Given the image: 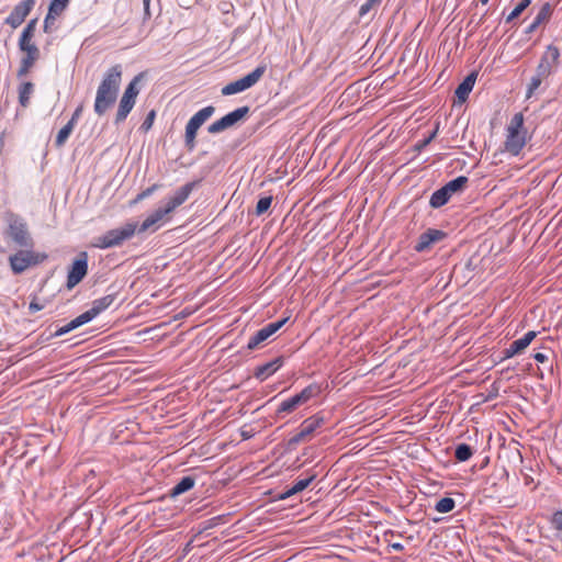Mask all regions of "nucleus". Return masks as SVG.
<instances>
[{"label":"nucleus","instance_id":"nucleus-1","mask_svg":"<svg viewBox=\"0 0 562 562\" xmlns=\"http://www.w3.org/2000/svg\"><path fill=\"white\" fill-rule=\"evenodd\" d=\"M122 81V67L115 65L104 74L95 94L94 112L102 116L116 101Z\"/></svg>","mask_w":562,"mask_h":562},{"label":"nucleus","instance_id":"nucleus-2","mask_svg":"<svg viewBox=\"0 0 562 562\" xmlns=\"http://www.w3.org/2000/svg\"><path fill=\"white\" fill-rule=\"evenodd\" d=\"M4 222L7 224L3 232L5 238L11 239L19 247H33L34 240L23 217L9 211L4 214Z\"/></svg>","mask_w":562,"mask_h":562},{"label":"nucleus","instance_id":"nucleus-3","mask_svg":"<svg viewBox=\"0 0 562 562\" xmlns=\"http://www.w3.org/2000/svg\"><path fill=\"white\" fill-rule=\"evenodd\" d=\"M113 302H114L113 295H105L103 297L94 300L92 302L91 308H89L85 313L80 314L79 316H77L76 318L70 321L65 326L58 328L55 331V336H63L71 330L89 323L94 317H97L101 312H103L105 308H108Z\"/></svg>","mask_w":562,"mask_h":562},{"label":"nucleus","instance_id":"nucleus-4","mask_svg":"<svg viewBox=\"0 0 562 562\" xmlns=\"http://www.w3.org/2000/svg\"><path fill=\"white\" fill-rule=\"evenodd\" d=\"M527 143V132L524 128V115L516 113L508 126L505 140V149L512 155H518Z\"/></svg>","mask_w":562,"mask_h":562},{"label":"nucleus","instance_id":"nucleus-5","mask_svg":"<svg viewBox=\"0 0 562 562\" xmlns=\"http://www.w3.org/2000/svg\"><path fill=\"white\" fill-rule=\"evenodd\" d=\"M136 229V223H126L122 227L110 229L105 234L94 238L92 246L100 249L121 246L125 240L134 236Z\"/></svg>","mask_w":562,"mask_h":562},{"label":"nucleus","instance_id":"nucleus-6","mask_svg":"<svg viewBox=\"0 0 562 562\" xmlns=\"http://www.w3.org/2000/svg\"><path fill=\"white\" fill-rule=\"evenodd\" d=\"M47 259L45 252H37L32 247L20 249L9 257V265L14 274H21L30 268L36 267Z\"/></svg>","mask_w":562,"mask_h":562},{"label":"nucleus","instance_id":"nucleus-7","mask_svg":"<svg viewBox=\"0 0 562 562\" xmlns=\"http://www.w3.org/2000/svg\"><path fill=\"white\" fill-rule=\"evenodd\" d=\"M142 78H143V74H138L137 76H135L132 79V81L126 87V89L120 100V103H119V109H117V112L115 115V124H120L123 121H125V119L127 117V115L130 114L132 109L134 108L136 98L139 93V89L137 88V85L142 80Z\"/></svg>","mask_w":562,"mask_h":562},{"label":"nucleus","instance_id":"nucleus-8","mask_svg":"<svg viewBox=\"0 0 562 562\" xmlns=\"http://www.w3.org/2000/svg\"><path fill=\"white\" fill-rule=\"evenodd\" d=\"M215 108L205 106L198 111L187 123L184 144L189 150L195 147V137L199 128L214 114Z\"/></svg>","mask_w":562,"mask_h":562},{"label":"nucleus","instance_id":"nucleus-9","mask_svg":"<svg viewBox=\"0 0 562 562\" xmlns=\"http://www.w3.org/2000/svg\"><path fill=\"white\" fill-rule=\"evenodd\" d=\"M266 70H267L266 65H259L257 68H255L250 74L246 75L245 77L224 86L221 91L222 94L223 95H232V94L243 92V91L254 87L262 78Z\"/></svg>","mask_w":562,"mask_h":562},{"label":"nucleus","instance_id":"nucleus-10","mask_svg":"<svg viewBox=\"0 0 562 562\" xmlns=\"http://www.w3.org/2000/svg\"><path fill=\"white\" fill-rule=\"evenodd\" d=\"M249 113V106L245 105L238 108L228 114L224 115L220 120L213 122L209 125L207 131L210 134L221 133L232 126H234L237 122L243 120Z\"/></svg>","mask_w":562,"mask_h":562},{"label":"nucleus","instance_id":"nucleus-11","mask_svg":"<svg viewBox=\"0 0 562 562\" xmlns=\"http://www.w3.org/2000/svg\"><path fill=\"white\" fill-rule=\"evenodd\" d=\"M559 57V48L557 46L549 45L537 66L536 72H538L540 77H544L547 79L552 74L553 68L558 65Z\"/></svg>","mask_w":562,"mask_h":562},{"label":"nucleus","instance_id":"nucleus-12","mask_svg":"<svg viewBox=\"0 0 562 562\" xmlns=\"http://www.w3.org/2000/svg\"><path fill=\"white\" fill-rule=\"evenodd\" d=\"M171 213L170 209L166 205L158 207L144 220L138 227V233H144L149 229L154 232L157 231L164 223L170 220Z\"/></svg>","mask_w":562,"mask_h":562},{"label":"nucleus","instance_id":"nucleus-13","mask_svg":"<svg viewBox=\"0 0 562 562\" xmlns=\"http://www.w3.org/2000/svg\"><path fill=\"white\" fill-rule=\"evenodd\" d=\"M88 272L87 254L81 252L80 256L74 261L67 277V288L72 289L86 277Z\"/></svg>","mask_w":562,"mask_h":562},{"label":"nucleus","instance_id":"nucleus-14","mask_svg":"<svg viewBox=\"0 0 562 562\" xmlns=\"http://www.w3.org/2000/svg\"><path fill=\"white\" fill-rule=\"evenodd\" d=\"M34 4L35 0H23L13 8L9 16L5 19V23L11 27L16 29L23 23Z\"/></svg>","mask_w":562,"mask_h":562},{"label":"nucleus","instance_id":"nucleus-15","mask_svg":"<svg viewBox=\"0 0 562 562\" xmlns=\"http://www.w3.org/2000/svg\"><path fill=\"white\" fill-rule=\"evenodd\" d=\"M446 237V233L440 229L428 228L425 233H423L417 243L414 246V249L418 252L426 251L430 249V247L442 240Z\"/></svg>","mask_w":562,"mask_h":562},{"label":"nucleus","instance_id":"nucleus-16","mask_svg":"<svg viewBox=\"0 0 562 562\" xmlns=\"http://www.w3.org/2000/svg\"><path fill=\"white\" fill-rule=\"evenodd\" d=\"M537 337V331L530 330L525 334L524 337L514 340L508 348L504 350L505 358H512L518 353H521Z\"/></svg>","mask_w":562,"mask_h":562},{"label":"nucleus","instance_id":"nucleus-17","mask_svg":"<svg viewBox=\"0 0 562 562\" xmlns=\"http://www.w3.org/2000/svg\"><path fill=\"white\" fill-rule=\"evenodd\" d=\"M195 186V181L188 182L182 186L176 191L175 195L168 200L166 206H168L170 211L173 212L178 206L182 205L188 200Z\"/></svg>","mask_w":562,"mask_h":562},{"label":"nucleus","instance_id":"nucleus-18","mask_svg":"<svg viewBox=\"0 0 562 562\" xmlns=\"http://www.w3.org/2000/svg\"><path fill=\"white\" fill-rule=\"evenodd\" d=\"M317 474L315 472H307V475L303 479L297 480L291 487L286 488L279 495L280 499H286L302 491H304L308 485L316 479Z\"/></svg>","mask_w":562,"mask_h":562},{"label":"nucleus","instance_id":"nucleus-19","mask_svg":"<svg viewBox=\"0 0 562 562\" xmlns=\"http://www.w3.org/2000/svg\"><path fill=\"white\" fill-rule=\"evenodd\" d=\"M282 363H283L282 358L278 357L270 362H267L265 364L257 367L254 372V375L256 379H258L260 381H265L271 374H273L278 369H280Z\"/></svg>","mask_w":562,"mask_h":562},{"label":"nucleus","instance_id":"nucleus-20","mask_svg":"<svg viewBox=\"0 0 562 562\" xmlns=\"http://www.w3.org/2000/svg\"><path fill=\"white\" fill-rule=\"evenodd\" d=\"M476 72L469 74L465 79L458 86L456 89V98L458 99L459 103H463L467 101L470 92L472 91L475 80H476Z\"/></svg>","mask_w":562,"mask_h":562},{"label":"nucleus","instance_id":"nucleus-21","mask_svg":"<svg viewBox=\"0 0 562 562\" xmlns=\"http://www.w3.org/2000/svg\"><path fill=\"white\" fill-rule=\"evenodd\" d=\"M36 23H37V20L33 19L24 27V30L21 34L20 41H19L20 48H25L27 46H36L35 44L32 43V38L34 36V32L36 29Z\"/></svg>","mask_w":562,"mask_h":562},{"label":"nucleus","instance_id":"nucleus-22","mask_svg":"<svg viewBox=\"0 0 562 562\" xmlns=\"http://www.w3.org/2000/svg\"><path fill=\"white\" fill-rule=\"evenodd\" d=\"M34 92V85L30 81L23 82L19 87V103L23 108H27L30 104L31 95Z\"/></svg>","mask_w":562,"mask_h":562},{"label":"nucleus","instance_id":"nucleus-23","mask_svg":"<svg viewBox=\"0 0 562 562\" xmlns=\"http://www.w3.org/2000/svg\"><path fill=\"white\" fill-rule=\"evenodd\" d=\"M195 484L192 476H183L171 490L170 495L176 497L191 490Z\"/></svg>","mask_w":562,"mask_h":562},{"label":"nucleus","instance_id":"nucleus-24","mask_svg":"<svg viewBox=\"0 0 562 562\" xmlns=\"http://www.w3.org/2000/svg\"><path fill=\"white\" fill-rule=\"evenodd\" d=\"M450 198H451V194L448 192V190L443 186L442 188H440L439 190L435 191L431 194L429 203L432 207L437 209V207L445 205L449 201Z\"/></svg>","mask_w":562,"mask_h":562},{"label":"nucleus","instance_id":"nucleus-25","mask_svg":"<svg viewBox=\"0 0 562 562\" xmlns=\"http://www.w3.org/2000/svg\"><path fill=\"white\" fill-rule=\"evenodd\" d=\"M69 0H52L48 7L47 14L50 18H58L67 9Z\"/></svg>","mask_w":562,"mask_h":562},{"label":"nucleus","instance_id":"nucleus-26","mask_svg":"<svg viewBox=\"0 0 562 562\" xmlns=\"http://www.w3.org/2000/svg\"><path fill=\"white\" fill-rule=\"evenodd\" d=\"M301 405H303V404L301 403L299 397L296 395H294L291 398L283 401L279 405V407L277 409V414L280 415L283 413H292Z\"/></svg>","mask_w":562,"mask_h":562},{"label":"nucleus","instance_id":"nucleus-27","mask_svg":"<svg viewBox=\"0 0 562 562\" xmlns=\"http://www.w3.org/2000/svg\"><path fill=\"white\" fill-rule=\"evenodd\" d=\"M323 424V418L317 416H312L307 419H305L302 425L301 429L307 435L308 437Z\"/></svg>","mask_w":562,"mask_h":562},{"label":"nucleus","instance_id":"nucleus-28","mask_svg":"<svg viewBox=\"0 0 562 562\" xmlns=\"http://www.w3.org/2000/svg\"><path fill=\"white\" fill-rule=\"evenodd\" d=\"M468 181L469 179L467 177L460 176L446 183L445 188L452 195L453 193L461 192L465 188Z\"/></svg>","mask_w":562,"mask_h":562},{"label":"nucleus","instance_id":"nucleus-29","mask_svg":"<svg viewBox=\"0 0 562 562\" xmlns=\"http://www.w3.org/2000/svg\"><path fill=\"white\" fill-rule=\"evenodd\" d=\"M22 52L25 53V56L21 59L23 64L30 65L31 67L34 66L35 61L40 57V50L37 46H27L25 48H20Z\"/></svg>","mask_w":562,"mask_h":562},{"label":"nucleus","instance_id":"nucleus-30","mask_svg":"<svg viewBox=\"0 0 562 562\" xmlns=\"http://www.w3.org/2000/svg\"><path fill=\"white\" fill-rule=\"evenodd\" d=\"M269 337H270V335L267 333L265 327H262L252 337H250V339L247 344V348L249 350H255L256 348L259 347V345H261L263 341H266Z\"/></svg>","mask_w":562,"mask_h":562},{"label":"nucleus","instance_id":"nucleus-31","mask_svg":"<svg viewBox=\"0 0 562 562\" xmlns=\"http://www.w3.org/2000/svg\"><path fill=\"white\" fill-rule=\"evenodd\" d=\"M551 15V5L549 3H544L537 14L535 21L529 26V32H532L538 25H540L543 21L548 20Z\"/></svg>","mask_w":562,"mask_h":562},{"label":"nucleus","instance_id":"nucleus-32","mask_svg":"<svg viewBox=\"0 0 562 562\" xmlns=\"http://www.w3.org/2000/svg\"><path fill=\"white\" fill-rule=\"evenodd\" d=\"M74 127L75 126L72 125V122H68L63 128L59 130L55 139L56 147L60 148L65 145Z\"/></svg>","mask_w":562,"mask_h":562},{"label":"nucleus","instance_id":"nucleus-33","mask_svg":"<svg viewBox=\"0 0 562 562\" xmlns=\"http://www.w3.org/2000/svg\"><path fill=\"white\" fill-rule=\"evenodd\" d=\"M319 393V386L311 384L303 389L300 393L295 394L302 404H305L312 397L316 396Z\"/></svg>","mask_w":562,"mask_h":562},{"label":"nucleus","instance_id":"nucleus-34","mask_svg":"<svg viewBox=\"0 0 562 562\" xmlns=\"http://www.w3.org/2000/svg\"><path fill=\"white\" fill-rule=\"evenodd\" d=\"M473 454L472 448L467 443H460L457 446L454 451V457L458 461L464 462L468 461Z\"/></svg>","mask_w":562,"mask_h":562},{"label":"nucleus","instance_id":"nucleus-35","mask_svg":"<svg viewBox=\"0 0 562 562\" xmlns=\"http://www.w3.org/2000/svg\"><path fill=\"white\" fill-rule=\"evenodd\" d=\"M531 3V0H521L514 10L507 15L506 22L510 23L517 19Z\"/></svg>","mask_w":562,"mask_h":562},{"label":"nucleus","instance_id":"nucleus-36","mask_svg":"<svg viewBox=\"0 0 562 562\" xmlns=\"http://www.w3.org/2000/svg\"><path fill=\"white\" fill-rule=\"evenodd\" d=\"M454 506L456 503L451 497H443L437 502L435 509L439 513L446 514L451 512Z\"/></svg>","mask_w":562,"mask_h":562},{"label":"nucleus","instance_id":"nucleus-37","mask_svg":"<svg viewBox=\"0 0 562 562\" xmlns=\"http://www.w3.org/2000/svg\"><path fill=\"white\" fill-rule=\"evenodd\" d=\"M544 79L546 78L540 77L538 72H536L535 76H532V78L528 85V89H527V93H526V97L528 99L531 98V95L536 92V90L540 87V85L542 83V81Z\"/></svg>","mask_w":562,"mask_h":562},{"label":"nucleus","instance_id":"nucleus-38","mask_svg":"<svg viewBox=\"0 0 562 562\" xmlns=\"http://www.w3.org/2000/svg\"><path fill=\"white\" fill-rule=\"evenodd\" d=\"M273 198L271 195L260 198L256 205V215H262L271 206Z\"/></svg>","mask_w":562,"mask_h":562},{"label":"nucleus","instance_id":"nucleus-39","mask_svg":"<svg viewBox=\"0 0 562 562\" xmlns=\"http://www.w3.org/2000/svg\"><path fill=\"white\" fill-rule=\"evenodd\" d=\"M550 524L554 530L562 532V508L552 514Z\"/></svg>","mask_w":562,"mask_h":562},{"label":"nucleus","instance_id":"nucleus-40","mask_svg":"<svg viewBox=\"0 0 562 562\" xmlns=\"http://www.w3.org/2000/svg\"><path fill=\"white\" fill-rule=\"evenodd\" d=\"M288 322V318H282L273 323H269L265 326V329L270 335V337L276 334L285 323Z\"/></svg>","mask_w":562,"mask_h":562},{"label":"nucleus","instance_id":"nucleus-41","mask_svg":"<svg viewBox=\"0 0 562 562\" xmlns=\"http://www.w3.org/2000/svg\"><path fill=\"white\" fill-rule=\"evenodd\" d=\"M159 188H160L159 183H154L151 187H149V188L145 189L144 191H142L140 193H138L134 202H139V201L148 198Z\"/></svg>","mask_w":562,"mask_h":562},{"label":"nucleus","instance_id":"nucleus-42","mask_svg":"<svg viewBox=\"0 0 562 562\" xmlns=\"http://www.w3.org/2000/svg\"><path fill=\"white\" fill-rule=\"evenodd\" d=\"M155 116H156V113L154 110H151L147 116L145 117L144 122L142 123V126L140 128L144 131V132H147L151 128L153 124H154V120H155Z\"/></svg>","mask_w":562,"mask_h":562},{"label":"nucleus","instance_id":"nucleus-43","mask_svg":"<svg viewBox=\"0 0 562 562\" xmlns=\"http://www.w3.org/2000/svg\"><path fill=\"white\" fill-rule=\"evenodd\" d=\"M55 20L56 18L49 19V15L46 14L43 26L45 33H52L55 30Z\"/></svg>","mask_w":562,"mask_h":562},{"label":"nucleus","instance_id":"nucleus-44","mask_svg":"<svg viewBox=\"0 0 562 562\" xmlns=\"http://www.w3.org/2000/svg\"><path fill=\"white\" fill-rule=\"evenodd\" d=\"M437 132H438V126L436 127V130L427 138H425L424 140L419 142L418 144H416V146H415L416 149L417 150H422L428 144H430V142L436 137Z\"/></svg>","mask_w":562,"mask_h":562},{"label":"nucleus","instance_id":"nucleus-45","mask_svg":"<svg viewBox=\"0 0 562 562\" xmlns=\"http://www.w3.org/2000/svg\"><path fill=\"white\" fill-rule=\"evenodd\" d=\"M307 437H308V436H307V435H305V432L300 428V431H299L295 436H293V437L290 439L289 443H290V445H297V443H300L301 441L306 440V438H307Z\"/></svg>","mask_w":562,"mask_h":562},{"label":"nucleus","instance_id":"nucleus-46","mask_svg":"<svg viewBox=\"0 0 562 562\" xmlns=\"http://www.w3.org/2000/svg\"><path fill=\"white\" fill-rule=\"evenodd\" d=\"M378 5L376 2H372L371 0H367L366 3H363L359 9V14L366 15L373 7Z\"/></svg>","mask_w":562,"mask_h":562},{"label":"nucleus","instance_id":"nucleus-47","mask_svg":"<svg viewBox=\"0 0 562 562\" xmlns=\"http://www.w3.org/2000/svg\"><path fill=\"white\" fill-rule=\"evenodd\" d=\"M31 68H32V67H31L30 65L23 64V63L21 61V64H20V68H19V70H18V77H20V78H21V77L26 76V75L30 72Z\"/></svg>","mask_w":562,"mask_h":562},{"label":"nucleus","instance_id":"nucleus-48","mask_svg":"<svg viewBox=\"0 0 562 562\" xmlns=\"http://www.w3.org/2000/svg\"><path fill=\"white\" fill-rule=\"evenodd\" d=\"M43 305H41L36 300H33L29 305V310L31 313H35L37 311H41Z\"/></svg>","mask_w":562,"mask_h":562},{"label":"nucleus","instance_id":"nucleus-49","mask_svg":"<svg viewBox=\"0 0 562 562\" xmlns=\"http://www.w3.org/2000/svg\"><path fill=\"white\" fill-rule=\"evenodd\" d=\"M81 111H82V108L79 106L75 110L71 119L69 120V122H72V125L75 126L76 125V122L77 120L79 119L80 114H81Z\"/></svg>","mask_w":562,"mask_h":562},{"label":"nucleus","instance_id":"nucleus-50","mask_svg":"<svg viewBox=\"0 0 562 562\" xmlns=\"http://www.w3.org/2000/svg\"><path fill=\"white\" fill-rule=\"evenodd\" d=\"M533 359L537 361V362H540V363H543L548 360V357L547 355L542 353V352H536L533 355Z\"/></svg>","mask_w":562,"mask_h":562},{"label":"nucleus","instance_id":"nucleus-51","mask_svg":"<svg viewBox=\"0 0 562 562\" xmlns=\"http://www.w3.org/2000/svg\"><path fill=\"white\" fill-rule=\"evenodd\" d=\"M143 3H144V9H145V13L146 15H150V12H149V3H150V0H143Z\"/></svg>","mask_w":562,"mask_h":562},{"label":"nucleus","instance_id":"nucleus-52","mask_svg":"<svg viewBox=\"0 0 562 562\" xmlns=\"http://www.w3.org/2000/svg\"><path fill=\"white\" fill-rule=\"evenodd\" d=\"M391 547L395 550V551H402L404 549L403 544L402 543H392Z\"/></svg>","mask_w":562,"mask_h":562},{"label":"nucleus","instance_id":"nucleus-53","mask_svg":"<svg viewBox=\"0 0 562 562\" xmlns=\"http://www.w3.org/2000/svg\"><path fill=\"white\" fill-rule=\"evenodd\" d=\"M482 4H486L490 0H480Z\"/></svg>","mask_w":562,"mask_h":562},{"label":"nucleus","instance_id":"nucleus-54","mask_svg":"<svg viewBox=\"0 0 562 562\" xmlns=\"http://www.w3.org/2000/svg\"><path fill=\"white\" fill-rule=\"evenodd\" d=\"M371 1L376 2L379 4L382 0H371Z\"/></svg>","mask_w":562,"mask_h":562}]
</instances>
